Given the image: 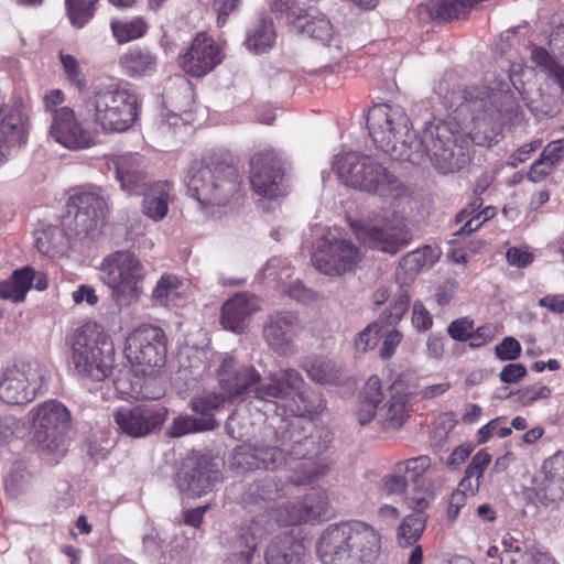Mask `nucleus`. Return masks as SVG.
I'll return each mask as SVG.
<instances>
[{
	"instance_id": "obj_8",
	"label": "nucleus",
	"mask_w": 564,
	"mask_h": 564,
	"mask_svg": "<svg viewBox=\"0 0 564 564\" xmlns=\"http://www.w3.org/2000/svg\"><path fill=\"white\" fill-rule=\"evenodd\" d=\"M187 193L202 208L226 205L238 191V172L228 164L212 166L206 161H194L186 175Z\"/></svg>"
},
{
	"instance_id": "obj_57",
	"label": "nucleus",
	"mask_w": 564,
	"mask_h": 564,
	"mask_svg": "<svg viewBox=\"0 0 564 564\" xmlns=\"http://www.w3.org/2000/svg\"><path fill=\"white\" fill-rule=\"evenodd\" d=\"M403 465V468L399 466V470H404V473L410 474L411 480L416 482L417 479L430 468L431 458L422 455L408 459Z\"/></svg>"
},
{
	"instance_id": "obj_22",
	"label": "nucleus",
	"mask_w": 564,
	"mask_h": 564,
	"mask_svg": "<svg viewBox=\"0 0 564 564\" xmlns=\"http://www.w3.org/2000/svg\"><path fill=\"white\" fill-rule=\"evenodd\" d=\"M221 47L207 33H198L185 53L180 55L178 65L188 75L202 77L221 63Z\"/></svg>"
},
{
	"instance_id": "obj_60",
	"label": "nucleus",
	"mask_w": 564,
	"mask_h": 564,
	"mask_svg": "<svg viewBox=\"0 0 564 564\" xmlns=\"http://www.w3.org/2000/svg\"><path fill=\"white\" fill-rule=\"evenodd\" d=\"M551 395V390L546 386L539 388L531 387L519 391V401L523 405H530L539 399H547Z\"/></svg>"
},
{
	"instance_id": "obj_53",
	"label": "nucleus",
	"mask_w": 564,
	"mask_h": 564,
	"mask_svg": "<svg viewBox=\"0 0 564 564\" xmlns=\"http://www.w3.org/2000/svg\"><path fill=\"white\" fill-rule=\"evenodd\" d=\"M226 431L231 437L242 440L251 434L252 424L246 415L235 411L226 422Z\"/></svg>"
},
{
	"instance_id": "obj_42",
	"label": "nucleus",
	"mask_w": 564,
	"mask_h": 564,
	"mask_svg": "<svg viewBox=\"0 0 564 564\" xmlns=\"http://www.w3.org/2000/svg\"><path fill=\"white\" fill-rule=\"evenodd\" d=\"M218 426V422L214 416L208 417H193V416H178L175 417L170 429L172 437H180L193 432L212 431Z\"/></svg>"
},
{
	"instance_id": "obj_51",
	"label": "nucleus",
	"mask_w": 564,
	"mask_h": 564,
	"mask_svg": "<svg viewBox=\"0 0 564 564\" xmlns=\"http://www.w3.org/2000/svg\"><path fill=\"white\" fill-rule=\"evenodd\" d=\"M227 395L224 391L221 393L205 392L192 400V410L197 414L208 417L212 411L219 409L224 404Z\"/></svg>"
},
{
	"instance_id": "obj_24",
	"label": "nucleus",
	"mask_w": 564,
	"mask_h": 564,
	"mask_svg": "<svg viewBox=\"0 0 564 564\" xmlns=\"http://www.w3.org/2000/svg\"><path fill=\"white\" fill-rule=\"evenodd\" d=\"M48 134L55 142L69 150L85 149L93 143L90 133L82 127L69 107L55 109Z\"/></svg>"
},
{
	"instance_id": "obj_4",
	"label": "nucleus",
	"mask_w": 564,
	"mask_h": 564,
	"mask_svg": "<svg viewBox=\"0 0 564 564\" xmlns=\"http://www.w3.org/2000/svg\"><path fill=\"white\" fill-rule=\"evenodd\" d=\"M333 170L346 186L381 198H397L405 192L393 173L366 154L348 152L336 155Z\"/></svg>"
},
{
	"instance_id": "obj_6",
	"label": "nucleus",
	"mask_w": 564,
	"mask_h": 564,
	"mask_svg": "<svg viewBox=\"0 0 564 564\" xmlns=\"http://www.w3.org/2000/svg\"><path fill=\"white\" fill-rule=\"evenodd\" d=\"M414 152H421L420 165L429 160L442 174L454 173L470 162L468 141L444 121L429 122L420 141H414Z\"/></svg>"
},
{
	"instance_id": "obj_30",
	"label": "nucleus",
	"mask_w": 564,
	"mask_h": 564,
	"mask_svg": "<svg viewBox=\"0 0 564 564\" xmlns=\"http://www.w3.org/2000/svg\"><path fill=\"white\" fill-rule=\"evenodd\" d=\"M542 496L550 502L564 499V452H557L544 460Z\"/></svg>"
},
{
	"instance_id": "obj_47",
	"label": "nucleus",
	"mask_w": 564,
	"mask_h": 564,
	"mask_svg": "<svg viewBox=\"0 0 564 564\" xmlns=\"http://www.w3.org/2000/svg\"><path fill=\"white\" fill-rule=\"evenodd\" d=\"M501 547V564H535L536 552L523 551L520 544L512 539H503Z\"/></svg>"
},
{
	"instance_id": "obj_15",
	"label": "nucleus",
	"mask_w": 564,
	"mask_h": 564,
	"mask_svg": "<svg viewBox=\"0 0 564 564\" xmlns=\"http://www.w3.org/2000/svg\"><path fill=\"white\" fill-rule=\"evenodd\" d=\"M354 231L362 243L390 254L398 253L412 239L406 220L395 213L384 216L381 226L364 224Z\"/></svg>"
},
{
	"instance_id": "obj_56",
	"label": "nucleus",
	"mask_w": 564,
	"mask_h": 564,
	"mask_svg": "<svg viewBox=\"0 0 564 564\" xmlns=\"http://www.w3.org/2000/svg\"><path fill=\"white\" fill-rule=\"evenodd\" d=\"M495 355L502 361L516 360L521 355V345L514 337H506L495 347Z\"/></svg>"
},
{
	"instance_id": "obj_17",
	"label": "nucleus",
	"mask_w": 564,
	"mask_h": 564,
	"mask_svg": "<svg viewBox=\"0 0 564 564\" xmlns=\"http://www.w3.org/2000/svg\"><path fill=\"white\" fill-rule=\"evenodd\" d=\"M275 443L283 449V454L292 459H313L327 449V442L322 440L319 433H305L303 420L293 417L280 420L275 430Z\"/></svg>"
},
{
	"instance_id": "obj_61",
	"label": "nucleus",
	"mask_w": 564,
	"mask_h": 564,
	"mask_svg": "<svg viewBox=\"0 0 564 564\" xmlns=\"http://www.w3.org/2000/svg\"><path fill=\"white\" fill-rule=\"evenodd\" d=\"M507 261L510 265L517 268H525L533 261V254L529 251L521 250L517 247H511L506 253Z\"/></svg>"
},
{
	"instance_id": "obj_13",
	"label": "nucleus",
	"mask_w": 564,
	"mask_h": 564,
	"mask_svg": "<svg viewBox=\"0 0 564 564\" xmlns=\"http://www.w3.org/2000/svg\"><path fill=\"white\" fill-rule=\"evenodd\" d=\"M48 375L36 359L20 360L4 369L0 378V400L10 405L33 401Z\"/></svg>"
},
{
	"instance_id": "obj_14",
	"label": "nucleus",
	"mask_w": 564,
	"mask_h": 564,
	"mask_svg": "<svg viewBox=\"0 0 564 564\" xmlns=\"http://www.w3.org/2000/svg\"><path fill=\"white\" fill-rule=\"evenodd\" d=\"M124 351L134 370L164 368L166 364L165 333L160 327L142 325L128 335Z\"/></svg>"
},
{
	"instance_id": "obj_21",
	"label": "nucleus",
	"mask_w": 564,
	"mask_h": 564,
	"mask_svg": "<svg viewBox=\"0 0 564 564\" xmlns=\"http://www.w3.org/2000/svg\"><path fill=\"white\" fill-rule=\"evenodd\" d=\"M261 373L253 366H238L232 356H225L217 369L218 384L228 399L242 398L260 387Z\"/></svg>"
},
{
	"instance_id": "obj_48",
	"label": "nucleus",
	"mask_w": 564,
	"mask_h": 564,
	"mask_svg": "<svg viewBox=\"0 0 564 564\" xmlns=\"http://www.w3.org/2000/svg\"><path fill=\"white\" fill-rule=\"evenodd\" d=\"M98 0H66L70 22L76 28H83L94 15L95 3Z\"/></svg>"
},
{
	"instance_id": "obj_39",
	"label": "nucleus",
	"mask_w": 564,
	"mask_h": 564,
	"mask_svg": "<svg viewBox=\"0 0 564 564\" xmlns=\"http://www.w3.org/2000/svg\"><path fill=\"white\" fill-rule=\"evenodd\" d=\"M135 372L140 375L139 393L143 399L158 400L164 394V368H158V370L139 369Z\"/></svg>"
},
{
	"instance_id": "obj_5",
	"label": "nucleus",
	"mask_w": 564,
	"mask_h": 564,
	"mask_svg": "<svg viewBox=\"0 0 564 564\" xmlns=\"http://www.w3.org/2000/svg\"><path fill=\"white\" fill-rule=\"evenodd\" d=\"M409 392L400 378L382 390L380 379L371 376L360 393L357 419L366 425L373 419L384 430L400 429L408 417Z\"/></svg>"
},
{
	"instance_id": "obj_19",
	"label": "nucleus",
	"mask_w": 564,
	"mask_h": 564,
	"mask_svg": "<svg viewBox=\"0 0 564 564\" xmlns=\"http://www.w3.org/2000/svg\"><path fill=\"white\" fill-rule=\"evenodd\" d=\"M220 462L208 455L188 458L177 475V488L191 497L212 491L221 481Z\"/></svg>"
},
{
	"instance_id": "obj_64",
	"label": "nucleus",
	"mask_w": 564,
	"mask_h": 564,
	"mask_svg": "<svg viewBox=\"0 0 564 564\" xmlns=\"http://www.w3.org/2000/svg\"><path fill=\"white\" fill-rule=\"evenodd\" d=\"M406 485V478L402 475L392 474L382 479V488L389 495L402 494Z\"/></svg>"
},
{
	"instance_id": "obj_35",
	"label": "nucleus",
	"mask_w": 564,
	"mask_h": 564,
	"mask_svg": "<svg viewBox=\"0 0 564 564\" xmlns=\"http://www.w3.org/2000/svg\"><path fill=\"white\" fill-rule=\"evenodd\" d=\"M25 140L26 129L22 113L10 110L0 120V144L10 152L11 148L21 145Z\"/></svg>"
},
{
	"instance_id": "obj_55",
	"label": "nucleus",
	"mask_w": 564,
	"mask_h": 564,
	"mask_svg": "<svg viewBox=\"0 0 564 564\" xmlns=\"http://www.w3.org/2000/svg\"><path fill=\"white\" fill-rule=\"evenodd\" d=\"M381 336L383 337V343L380 348L379 355L382 359L387 360L394 355L397 347L400 345L403 336L394 327L388 326L384 327Z\"/></svg>"
},
{
	"instance_id": "obj_3",
	"label": "nucleus",
	"mask_w": 564,
	"mask_h": 564,
	"mask_svg": "<svg viewBox=\"0 0 564 564\" xmlns=\"http://www.w3.org/2000/svg\"><path fill=\"white\" fill-rule=\"evenodd\" d=\"M367 127L373 143L393 160L417 163L421 152H414L420 141L404 109L397 105H376L369 110Z\"/></svg>"
},
{
	"instance_id": "obj_31",
	"label": "nucleus",
	"mask_w": 564,
	"mask_h": 564,
	"mask_svg": "<svg viewBox=\"0 0 564 564\" xmlns=\"http://www.w3.org/2000/svg\"><path fill=\"white\" fill-rule=\"evenodd\" d=\"M118 64L126 76L141 78L155 72L158 58L149 48L133 46L119 57Z\"/></svg>"
},
{
	"instance_id": "obj_43",
	"label": "nucleus",
	"mask_w": 564,
	"mask_h": 564,
	"mask_svg": "<svg viewBox=\"0 0 564 564\" xmlns=\"http://www.w3.org/2000/svg\"><path fill=\"white\" fill-rule=\"evenodd\" d=\"M275 33L271 19H261L254 29L249 33L246 45L256 53L264 52L273 45Z\"/></svg>"
},
{
	"instance_id": "obj_58",
	"label": "nucleus",
	"mask_w": 564,
	"mask_h": 564,
	"mask_svg": "<svg viewBox=\"0 0 564 564\" xmlns=\"http://www.w3.org/2000/svg\"><path fill=\"white\" fill-rule=\"evenodd\" d=\"M473 329L474 322L468 317H463L453 321L447 327V333L453 339L465 341L469 339Z\"/></svg>"
},
{
	"instance_id": "obj_41",
	"label": "nucleus",
	"mask_w": 564,
	"mask_h": 564,
	"mask_svg": "<svg viewBox=\"0 0 564 564\" xmlns=\"http://www.w3.org/2000/svg\"><path fill=\"white\" fill-rule=\"evenodd\" d=\"M166 102L175 110L185 112L193 102L191 82L184 77L175 79L165 93Z\"/></svg>"
},
{
	"instance_id": "obj_16",
	"label": "nucleus",
	"mask_w": 564,
	"mask_h": 564,
	"mask_svg": "<svg viewBox=\"0 0 564 564\" xmlns=\"http://www.w3.org/2000/svg\"><path fill=\"white\" fill-rule=\"evenodd\" d=\"M361 259L360 249L346 239L323 238L311 256L316 270L330 276H340L354 271Z\"/></svg>"
},
{
	"instance_id": "obj_26",
	"label": "nucleus",
	"mask_w": 564,
	"mask_h": 564,
	"mask_svg": "<svg viewBox=\"0 0 564 564\" xmlns=\"http://www.w3.org/2000/svg\"><path fill=\"white\" fill-rule=\"evenodd\" d=\"M260 308L259 297L249 293H238L224 303L220 323L224 328L241 334L248 326L251 316Z\"/></svg>"
},
{
	"instance_id": "obj_44",
	"label": "nucleus",
	"mask_w": 564,
	"mask_h": 564,
	"mask_svg": "<svg viewBox=\"0 0 564 564\" xmlns=\"http://www.w3.org/2000/svg\"><path fill=\"white\" fill-rule=\"evenodd\" d=\"M182 281L173 274H163L152 292V299L156 304L167 306L174 304L180 297Z\"/></svg>"
},
{
	"instance_id": "obj_25",
	"label": "nucleus",
	"mask_w": 564,
	"mask_h": 564,
	"mask_svg": "<svg viewBox=\"0 0 564 564\" xmlns=\"http://www.w3.org/2000/svg\"><path fill=\"white\" fill-rule=\"evenodd\" d=\"M285 514H279L276 521L282 525H295L318 520L327 516L328 495L322 488H312L302 501L283 507Z\"/></svg>"
},
{
	"instance_id": "obj_23",
	"label": "nucleus",
	"mask_w": 564,
	"mask_h": 564,
	"mask_svg": "<svg viewBox=\"0 0 564 564\" xmlns=\"http://www.w3.org/2000/svg\"><path fill=\"white\" fill-rule=\"evenodd\" d=\"M284 448L275 445H251L242 444L232 451L229 459V466L237 473H246L258 469H278L286 464V457L283 454Z\"/></svg>"
},
{
	"instance_id": "obj_9",
	"label": "nucleus",
	"mask_w": 564,
	"mask_h": 564,
	"mask_svg": "<svg viewBox=\"0 0 564 564\" xmlns=\"http://www.w3.org/2000/svg\"><path fill=\"white\" fill-rule=\"evenodd\" d=\"M115 347L102 333L79 328L73 335L72 361L76 371L93 381H102L112 369Z\"/></svg>"
},
{
	"instance_id": "obj_32",
	"label": "nucleus",
	"mask_w": 564,
	"mask_h": 564,
	"mask_svg": "<svg viewBox=\"0 0 564 564\" xmlns=\"http://www.w3.org/2000/svg\"><path fill=\"white\" fill-rule=\"evenodd\" d=\"M116 175L121 188L129 194L143 195L149 188L147 175L140 170L135 156H120L116 161Z\"/></svg>"
},
{
	"instance_id": "obj_34",
	"label": "nucleus",
	"mask_w": 564,
	"mask_h": 564,
	"mask_svg": "<svg viewBox=\"0 0 564 564\" xmlns=\"http://www.w3.org/2000/svg\"><path fill=\"white\" fill-rule=\"evenodd\" d=\"M283 495V486L271 476L250 484L241 495L246 508H252L260 502L273 501Z\"/></svg>"
},
{
	"instance_id": "obj_50",
	"label": "nucleus",
	"mask_w": 564,
	"mask_h": 564,
	"mask_svg": "<svg viewBox=\"0 0 564 564\" xmlns=\"http://www.w3.org/2000/svg\"><path fill=\"white\" fill-rule=\"evenodd\" d=\"M384 326L378 319L370 323L366 328L358 333L355 339V346L358 351L366 352L373 349L383 333Z\"/></svg>"
},
{
	"instance_id": "obj_1",
	"label": "nucleus",
	"mask_w": 564,
	"mask_h": 564,
	"mask_svg": "<svg viewBox=\"0 0 564 564\" xmlns=\"http://www.w3.org/2000/svg\"><path fill=\"white\" fill-rule=\"evenodd\" d=\"M434 91L456 120L471 122L475 128H487L497 121L511 119L518 106L509 89L482 84L460 85L453 72L444 73Z\"/></svg>"
},
{
	"instance_id": "obj_52",
	"label": "nucleus",
	"mask_w": 564,
	"mask_h": 564,
	"mask_svg": "<svg viewBox=\"0 0 564 564\" xmlns=\"http://www.w3.org/2000/svg\"><path fill=\"white\" fill-rule=\"evenodd\" d=\"M271 11L278 14H285L293 22L306 19L308 8L300 0H272Z\"/></svg>"
},
{
	"instance_id": "obj_49",
	"label": "nucleus",
	"mask_w": 564,
	"mask_h": 564,
	"mask_svg": "<svg viewBox=\"0 0 564 564\" xmlns=\"http://www.w3.org/2000/svg\"><path fill=\"white\" fill-rule=\"evenodd\" d=\"M410 304V295L406 291L401 290L390 310L383 311L378 318L379 322L386 327H395L402 319Z\"/></svg>"
},
{
	"instance_id": "obj_46",
	"label": "nucleus",
	"mask_w": 564,
	"mask_h": 564,
	"mask_svg": "<svg viewBox=\"0 0 564 564\" xmlns=\"http://www.w3.org/2000/svg\"><path fill=\"white\" fill-rule=\"evenodd\" d=\"M111 30L119 43H126L141 37L147 30V23L138 18L131 21H113Z\"/></svg>"
},
{
	"instance_id": "obj_11",
	"label": "nucleus",
	"mask_w": 564,
	"mask_h": 564,
	"mask_svg": "<svg viewBox=\"0 0 564 564\" xmlns=\"http://www.w3.org/2000/svg\"><path fill=\"white\" fill-rule=\"evenodd\" d=\"M33 442L44 455L61 456L65 451V436L70 429L69 410L59 401L37 404L30 412Z\"/></svg>"
},
{
	"instance_id": "obj_29",
	"label": "nucleus",
	"mask_w": 564,
	"mask_h": 564,
	"mask_svg": "<svg viewBox=\"0 0 564 564\" xmlns=\"http://www.w3.org/2000/svg\"><path fill=\"white\" fill-rule=\"evenodd\" d=\"M304 380L299 371L294 369H285L280 376L270 378L265 384H261L254 390V398L262 401H271L273 399H285L292 392H299Z\"/></svg>"
},
{
	"instance_id": "obj_18",
	"label": "nucleus",
	"mask_w": 564,
	"mask_h": 564,
	"mask_svg": "<svg viewBox=\"0 0 564 564\" xmlns=\"http://www.w3.org/2000/svg\"><path fill=\"white\" fill-rule=\"evenodd\" d=\"M167 414V409L162 404L142 403L119 408L113 413V420L122 433L140 438L159 432Z\"/></svg>"
},
{
	"instance_id": "obj_27",
	"label": "nucleus",
	"mask_w": 564,
	"mask_h": 564,
	"mask_svg": "<svg viewBox=\"0 0 564 564\" xmlns=\"http://www.w3.org/2000/svg\"><path fill=\"white\" fill-rule=\"evenodd\" d=\"M307 555L305 540L293 531L276 535L267 546V564H304Z\"/></svg>"
},
{
	"instance_id": "obj_62",
	"label": "nucleus",
	"mask_w": 564,
	"mask_h": 564,
	"mask_svg": "<svg viewBox=\"0 0 564 564\" xmlns=\"http://www.w3.org/2000/svg\"><path fill=\"white\" fill-rule=\"evenodd\" d=\"M288 293L292 299L301 303H311L317 300V294L313 290L306 288L301 281L292 283Z\"/></svg>"
},
{
	"instance_id": "obj_36",
	"label": "nucleus",
	"mask_w": 564,
	"mask_h": 564,
	"mask_svg": "<svg viewBox=\"0 0 564 564\" xmlns=\"http://www.w3.org/2000/svg\"><path fill=\"white\" fill-rule=\"evenodd\" d=\"M437 252L431 246H424L406 253L400 261L397 276L403 280L413 279L424 267L432 265L437 259Z\"/></svg>"
},
{
	"instance_id": "obj_38",
	"label": "nucleus",
	"mask_w": 564,
	"mask_h": 564,
	"mask_svg": "<svg viewBox=\"0 0 564 564\" xmlns=\"http://www.w3.org/2000/svg\"><path fill=\"white\" fill-rule=\"evenodd\" d=\"M306 18L310 19L304 24L299 25L301 33L322 42L324 45H329L333 40H336L333 36V26L325 14L308 7V15Z\"/></svg>"
},
{
	"instance_id": "obj_20",
	"label": "nucleus",
	"mask_w": 564,
	"mask_h": 564,
	"mask_svg": "<svg viewBox=\"0 0 564 564\" xmlns=\"http://www.w3.org/2000/svg\"><path fill=\"white\" fill-rule=\"evenodd\" d=\"M250 165V183L256 194L269 200L284 194L282 184L284 173L275 153L272 151L259 153L252 156Z\"/></svg>"
},
{
	"instance_id": "obj_28",
	"label": "nucleus",
	"mask_w": 564,
	"mask_h": 564,
	"mask_svg": "<svg viewBox=\"0 0 564 564\" xmlns=\"http://www.w3.org/2000/svg\"><path fill=\"white\" fill-rule=\"evenodd\" d=\"M301 330L299 316L292 312H278L269 317L263 329L268 344L275 350L286 352L292 338Z\"/></svg>"
},
{
	"instance_id": "obj_45",
	"label": "nucleus",
	"mask_w": 564,
	"mask_h": 564,
	"mask_svg": "<svg viewBox=\"0 0 564 564\" xmlns=\"http://www.w3.org/2000/svg\"><path fill=\"white\" fill-rule=\"evenodd\" d=\"M425 528V519L422 513L415 512L403 519L398 529L399 544L410 546L414 544Z\"/></svg>"
},
{
	"instance_id": "obj_37",
	"label": "nucleus",
	"mask_w": 564,
	"mask_h": 564,
	"mask_svg": "<svg viewBox=\"0 0 564 564\" xmlns=\"http://www.w3.org/2000/svg\"><path fill=\"white\" fill-rule=\"evenodd\" d=\"M531 61L564 94V66L541 46L531 48Z\"/></svg>"
},
{
	"instance_id": "obj_2",
	"label": "nucleus",
	"mask_w": 564,
	"mask_h": 564,
	"mask_svg": "<svg viewBox=\"0 0 564 564\" xmlns=\"http://www.w3.org/2000/svg\"><path fill=\"white\" fill-rule=\"evenodd\" d=\"M379 550L376 531L358 521L328 525L317 543V554L323 564H371Z\"/></svg>"
},
{
	"instance_id": "obj_59",
	"label": "nucleus",
	"mask_w": 564,
	"mask_h": 564,
	"mask_svg": "<svg viewBox=\"0 0 564 564\" xmlns=\"http://www.w3.org/2000/svg\"><path fill=\"white\" fill-rule=\"evenodd\" d=\"M59 61L67 79L77 86H82L83 79L77 59L73 55L59 53Z\"/></svg>"
},
{
	"instance_id": "obj_7",
	"label": "nucleus",
	"mask_w": 564,
	"mask_h": 564,
	"mask_svg": "<svg viewBox=\"0 0 564 564\" xmlns=\"http://www.w3.org/2000/svg\"><path fill=\"white\" fill-rule=\"evenodd\" d=\"M85 113L104 131L122 132L138 119V97L117 84L96 87L84 104Z\"/></svg>"
},
{
	"instance_id": "obj_63",
	"label": "nucleus",
	"mask_w": 564,
	"mask_h": 564,
	"mask_svg": "<svg viewBox=\"0 0 564 564\" xmlns=\"http://www.w3.org/2000/svg\"><path fill=\"white\" fill-rule=\"evenodd\" d=\"M527 375V368L522 364H508L501 370L499 378L505 383H517Z\"/></svg>"
},
{
	"instance_id": "obj_10",
	"label": "nucleus",
	"mask_w": 564,
	"mask_h": 564,
	"mask_svg": "<svg viewBox=\"0 0 564 564\" xmlns=\"http://www.w3.org/2000/svg\"><path fill=\"white\" fill-rule=\"evenodd\" d=\"M101 279L111 289V297L119 307L139 300L145 271L140 260L129 251L109 254L101 263Z\"/></svg>"
},
{
	"instance_id": "obj_33",
	"label": "nucleus",
	"mask_w": 564,
	"mask_h": 564,
	"mask_svg": "<svg viewBox=\"0 0 564 564\" xmlns=\"http://www.w3.org/2000/svg\"><path fill=\"white\" fill-rule=\"evenodd\" d=\"M171 185L169 182H155L143 194L142 213L154 221L162 220L169 212Z\"/></svg>"
},
{
	"instance_id": "obj_54",
	"label": "nucleus",
	"mask_w": 564,
	"mask_h": 564,
	"mask_svg": "<svg viewBox=\"0 0 564 564\" xmlns=\"http://www.w3.org/2000/svg\"><path fill=\"white\" fill-rule=\"evenodd\" d=\"M306 372L313 381L327 383L334 379V365L327 360L316 359L308 365Z\"/></svg>"
},
{
	"instance_id": "obj_40",
	"label": "nucleus",
	"mask_w": 564,
	"mask_h": 564,
	"mask_svg": "<svg viewBox=\"0 0 564 564\" xmlns=\"http://www.w3.org/2000/svg\"><path fill=\"white\" fill-rule=\"evenodd\" d=\"M65 235L56 226H47L35 231V247L42 253L56 257L62 252Z\"/></svg>"
},
{
	"instance_id": "obj_12",
	"label": "nucleus",
	"mask_w": 564,
	"mask_h": 564,
	"mask_svg": "<svg viewBox=\"0 0 564 564\" xmlns=\"http://www.w3.org/2000/svg\"><path fill=\"white\" fill-rule=\"evenodd\" d=\"M63 216L66 235L79 239L96 238L105 223L108 205L99 191H79L69 196Z\"/></svg>"
}]
</instances>
